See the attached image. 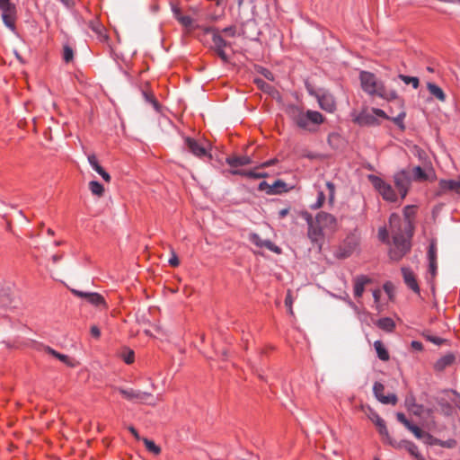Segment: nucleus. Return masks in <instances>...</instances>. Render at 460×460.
<instances>
[{
    "instance_id": "obj_14",
    "label": "nucleus",
    "mask_w": 460,
    "mask_h": 460,
    "mask_svg": "<svg viewBox=\"0 0 460 460\" xmlns=\"http://www.w3.org/2000/svg\"><path fill=\"white\" fill-rule=\"evenodd\" d=\"M354 122H356L359 126H370L376 125L377 123V119L374 116L372 111H368L365 110L355 117Z\"/></svg>"
},
{
    "instance_id": "obj_64",
    "label": "nucleus",
    "mask_w": 460,
    "mask_h": 460,
    "mask_svg": "<svg viewBox=\"0 0 460 460\" xmlns=\"http://www.w3.org/2000/svg\"><path fill=\"white\" fill-rule=\"evenodd\" d=\"M411 347L417 350H421L422 349V344L420 342V341H413L411 342Z\"/></svg>"
},
{
    "instance_id": "obj_39",
    "label": "nucleus",
    "mask_w": 460,
    "mask_h": 460,
    "mask_svg": "<svg viewBox=\"0 0 460 460\" xmlns=\"http://www.w3.org/2000/svg\"><path fill=\"white\" fill-rule=\"evenodd\" d=\"M73 57H74L73 49L70 47H68V46H65L64 47V51H63V58H64V60L66 63H68V62H70L73 59Z\"/></svg>"
},
{
    "instance_id": "obj_10",
    "label": "nucleus",
    "mask_w": 460,
    "mask_h": 460,
    "mask_svg": "<svg viewBox=\"0 0 460 460\" xmlns=\"http://www.w3.org/2000/svg\"><path fill=\"white\" fill-rule=\"evenodd\" d=\"M72 293L78 297L85 298L90 304L100 309L107 308V304L104 300V297L98 293H86L76 289H72Z\"/></svg>"
},
{
    "instance_id": "obj_50",
    "label": "nucleus",
    "mask_w": 460,
    "mask_h": 460,
    "mask_svg": "<svg viewBox=\"0 0 460 460\" xmlns=\"http://www.w3.org/2000/svg\"><path fill=\"white\" fill-rule=\"evenodd\" d=\"M325 196L323 191H319L317 202L312 206L313 208H319L323 205Z\"/></svg>"
},
{
    "instance_id": "obj_21",
    "label": "nucleus",
    "mask_w": 460,
    "mask_h": 460,
    "mask_svg": "<svg viewBox=\"0 0 460 460\" xmlns=\"http://www.w3.org/2000/svg\"><path fill=\"white\" fill-rule=\"evenodd\" d=\"M44 350H45V352L50 354L54 358L59 359L61 362H63L66 366H70V367L74 366V364L72 363V361H71V359L69 358L68 356H66L65 354H61V353L56 351L55 349H53L52 348H50L49 346L45 347Z\"/></svg>"
},
{
    "instance_id": "obj_53",
    "label": "nucleus",
    "mask_w": 460,
    "mask_h": 460,
    "mask_svg": "<svg viewBox=\"0 0 460 460\" xmlns=\"http://www.w3.org/2000/svg\"><path fill=\"white\" fill-rule=\"evenodd\" d=\"M144 96L146 100L149 102H151L155 108H157L158 103L155 98V96L151 93H144Z\"/></svg>"
},
{
    "instance_id": "obj_24",
    "label": "nucleus",
    "mask_w": 460,
    "mask_h": 460,
    "mask_svg": "<svg viewBox=\"0 0 460 460\" xmlns=\"http://www.w3.org/2000/svg\"><path fill=\"white\" fill-rule=\"evenodd\" d=\"M376 325L385 332H392L395 326L394 322L388 317L379 319Z\"/></svg>"
},
{
    "instance_id": "obj_5",
    "label": "nucleus",
    "mask_w": 460,
    "mask_h": 460,
    "mask_svg": "<svg viewBox=\"0 0 460 460\" xmlns=\"http://www.w3.org/2000/svg\"><path fill=\"white\" fill-rule=\"evenodd\" d=\"M205 33L211 35L212 46L211 49L217 54V56L224 61H228V56L225 51V48L230 47L231 43L226 40L218 29L209 27L205 29Z\"/></svg>"
},
{
    "instance_id": "obj_43",
    "label": "nucleus",
    "mask_w": 460,
    "mask_h": 460,
    "mask_svg": "<svg viewBox=\"0 0 460 460\" xmlns=\"http://www.w3.org/2000/svg\"><path fill=\"white\" fill-rule=\"evenodd\" d=\"M249 240L259 247H262V243L264 241L259 236V234L255 233H252L249 235Z\"/></svg>"
},
{
    "instance_id": "obj_9",
    "label": "nucleus",
    "mask_w": 460,
    "mask_h": 460,
    "mask_svg": "<svg viewBox=\"0 0 460 460\" xmlns=\"http://www.w3.org/2000/svg\"><path fill=\"white\" fill-rule=\"evenodd\" d=\"M394 182L399 194L401 195V198L404 199L411 183L410 169H403L397 172L394 175Z\"/></svg>"
},
{
    "instance_id": "obj_12",
    "label": "nucleus",
    "mask_w": 460,
    "mask_h": 460,
    "mask_svg": "<svg viewBox=\"0 0 460 460\" xmlns=\"http://www.w3.org/2000/svg\"><path fill=\"white\" fill-rule=\"evenodd\" d=\"M385 390V386L379 383L376 382L373 386V392L376 398L384 404H392L395 405L397 403V397L394 394H391L388 395H384L383 392Z\"/></svg>"
},
{
    "instance_id": "obj_19",
    "label": "nucleus",
    "mask_w": 460,
    "mask_h": 460,
    "mask_svg": "<svg viewBox=\"0 0 460 460\" xmlns=\"http://www.w3.org/2000/svg\"><path fill=\"white\" fill-rule=\"evenodd\" d=\"M226 163L232 167H238L246 165L252 163V160L249 156H233L226 158Z\"/></svg>"
},
{
    "instance_id": "obj_40",
    "label": "nucleus",
    "mask_w": 460,
    "mask_h": 460,
    "mask_svg": "<svg viewBox=\"0 0 460 460\" xmlns=\"http://www.w3.org/2000/svg\"><path fill=\"white\" fill-rule=\"evenodd\" d=\"M406 114L404 111H401L396 117L393 118L392 120L399 126L402 129L404 128L403 125V119L405 118Z\"/></svg>"
},
{
    "instance_id": "obj_29",
    "label": "nucleus",
    "mask_w": 460,
    "mask_h": 460,
    "mask_svg": "<svg viewBox=\"0 0 460 460\" xmlns=\"http://www.w3.org/2000/svg\"><path fill=\"white\" fill-rule=\"evenodd\" d=\"M398 77L406 84H411L414 89H417L420 85L418 77L408 76L404 75H399Z\"/></svg>"
},
{
    "instance_id": "obj_48",
    "label": "nucleus",
    "mask_w": 460,
    "mask_h": 460,
    "mask_svg": "<svg viewBox=\"0 0 460 460\" xmlns=\"http://www.w3.org/2000/svg\"><path fill=\"white\" fill-rule=\"evenodd\" d=\"M428 256L429 261L437 260V247L434 243L429 245Z\"/></svg>"
},
{
    "instance_id": "obj_37",
    "label": "nucleus",
    "mask_w": 460,
    "mask_h": 460,
    "mask_svg": "<svg viewBox=\"0 0 460 460\" xmlns=\"http://www.w3.org/2000/svg\"><path fill=\"white\" fill-rule=\"evenodd\" d=\"M285 305L288 308V314L290 315H293L294 314L293 307H292V305H293V297L291 296V291L290 290L288 291V294H287V296H286V299H285Z\"/></svg>"
},
{
    "instance_id": "obj_33",
    "label": "nucleus",
    "mask_w": 460,
    "mask_h": 460,
    "mask_svg": "<svg viewBox=\"0 0 460 460\" xmlns=\"http://www.w3.org/2000/svg\"><path fill=\"white\" fill-rule=\"evenodd\" d=\"M407 429L414 434L418 439L423 440L427 432L421 430L419 427L411 424Z\"/></svg>"
},
{
    "instance_id": "obj_55",
    "label": "nucleus",
    "mask_w": 460,
    "mask_h": 460,
    "mask_svg": "<svg viewBox=\"0 0 460 460\" xmlns=\"http://www.w3.org/2000/svg\"><path fill=\"white\" fill-rule=\"evenodd\" d=\"M286 186V183L281 181H276L275 183L273 184L272 188V193H277V192H279V188L280 187H285Z\"/></svg>"
},
{
    "instance_id": "obj_54",
    "label": "nucleus",
    "mask_w": 460,
    "mask_h": 460,
    "mask_svg": "<svg viewBox=\"0 0 460 460\" xmlns=\"http://www.w3.org/2000/svg\"><path fill=\"white\" fill-rule=\"evenodd\" d=\"M371 111H372V112H373L375 117L378 116V117H381V118L389 119L387 117V115L385 114V112L383 110H381V109L373 108Z\"/></svg>"
},
{
    "instance_id": "obj_11",
    "label": "nucleus",
    "mask_w": 460,
    "mask_h": 460,
    "mask_svg": "<svg viewBox=\"0 0 460 460\" xmlns=\"http://www.w3.org/2000/svg\"><path fill=\"white\" fill-rule=\"evenodd\" d=\"M184 143L188 150L195 156L199 158H203L205 156L211 158V155L208 154L207 148L194 138L189 137H185Z\"/></svg>"
},
{
    "instance_id": "obj_27",
    "label": "nucleus",
    "mask_w": 460,
    "mask_h": 460,
    "mask_svg": "<svg viewBox=\"0 0 460 460\" xmlns=\"http://www.w3.org/2000/svg\"><path fill=\"white\" fill-rule=\"evenodd\" d=\"M405 450H407L416 460H425V458L419 453L417 446L411 441L406 444Z\"/></svg>"
},
{
    "instance_id": "obj_26",
    "label": "nucleus",
    "mask_w": 460,
    "mask_h": 460,
    "mask_svg": "<svg viewBox=\"0 0 460 460\" xmlns=\"http://www.w3.org/2000/svg\"><path fill=\"white\" fill-rule=\"evenodd\" d=\"M89 189L93 195L98 197H102L103 195L104 188L100 182L96 181H92L89 182Z\"/></svg>"
},
{
    "instance_id": "obj_44",
    "label": "nucleus",
    "mask_w": 460,
    "mask_h": 460,
    "mask_svg": "<svg viewBox=\"0 0 460 460\" xmlns=\"http://www.w3.org/2000/svg\"><path fill=\"white\" fill-rule=\"evenodd\" d=\"M439 440L440 439L436 438L435 437H433L429 433H426L425 438H424V439L422 441L424 443L428 444V445H438Z\"/></svg>"
},
{
    "instance_id": "obj_28",
    "label": "nucleus",
    "mask_w": 460,
    "mask_h": 460,
    "mask_svg": "<svg viewBox=\"0 0 460 460\" xmlns=\"http://www.w3.org/2000/svg\"><path fill=\"white\" fill-rule=\"evenodd\" d=\"M11 303L12 299L8 290L4 288L0 289V307L8 306L11 305Z\"/></svg>"
},
{
    "instance_id": "obj_57",
    "label": "nucleus",
    "mask_w": 460,
    "mask_h": 460,
    "mask_svg": "<svg viewBox=\"0 0 460 460\" xmlns=\"http://www.w3.org/2000/svg\"><path fill=\"white\" fill-rule=\"evenodd\" d=\"M88 162L91 164V166L93 167V169H94L95 166L99 164L95 155H88Z\"/></svg>"
},
{
    "instance_id": "obj_38",
    "label": "nucleus",
    "mask_w": 460,
    "mask_h": 460,
    "mask_svg": "<svg viewBox=\"0 0 460 460\" xmlns=\"http://www.w3.org/2000/svg\"><path fill=\"white\" fill-rule=\"evenodd\" d=\"M411 441L409 440H401V441H396L394 439H391V441L388 443L390 446H392L393 447L396 448V449H402V448H406V444L407 443H410Z\"/></svg>"
},
{
    "instance_id": "obj_60",
    "label": "nucleus",
    "mask_w": 460,
    "mask_h": 460,
    "mask_svg": "<svg viewBox=\"0 0 460 460\" xmlns=\"http://www.w3.org/2000/svg\"><path fill=\"white\" fill-rule=\"evenodd\" d=\"M387 236H388V233H387L385 228H383V229L379 230V238H380V240L385 242V241H386Z\"/></svg>"
},
{
    "instance_id": "obj_35",
    "label": "nucleus",
    "mask_w": 460,
    "mask_h": 460,
    "mask_svg": "<svg viewBox=\"0 0 460 460\" xmlns=\"http://www.w3.org/2000/svg\"><path fill=\"white\" fill-rule=\"evenodd\" d=\"M326 187L328 189V199H329V203L331 205L333 204L334 202V197H335V186L333 183L330 182V181H327L326 182Z\"/></svg>"
},
{
    "instance_id": "obj_62",
    "label": "nucleus",
    "mask_w": 460,
    "mask_h": 460,
    "mask_svg": "<svg viewBox=\"0 0 460 460\" xmlns=\"http://www.w3.org/2000/svg\"><path fill=\"white\" fill-rule=\"evenodd\" d=\"M262 74H263V75H264L267 79H269V80H270V81H273V80H274V78H273V75H272V73H271L270 71H269V70H267V69H263Z\"/></svg>"
},
{
    "instance_id": "obj_51",
    "label": "nucleus",
    "mask_w": 460,
    "mask_h": 460,
    "mask_svg": "<svg viewBox=\"0 0 460 460\" xmlns=\"http://www.w3.org/2000/svg\"><path fill=\"white\" fill-rule=\"evenodd\" d=\"M169 264L172 267H177L180 264V261L176 255V253L172 250V257L169 260Z\"/></svg>"
},
{
    "instance_id": "obj_42",
    "label": "nucleus",
    "mask_w": 460,
    "mask_h": 460,
    "mask_svg": "<svg viewBox=\"0 0 460 460\" xmlns=\"http://www.w3.org/2000/svg\"><path fill=\"white\" fill-rule=\"evenodd\" d=\"M134 351L128 349L122 353V358L127 364H131L134 361Z\"/></svg>"
},
{
    "instance_id": "obj_1",
    "label": "nucleus",
    "mask_w": 460,
    "mask_h": 460,
    "mask_svg": "<svg viewBox=\"0 0 460 460\" xmlns=\"http://www.w3.org/2000/svg\"><path fill=\"white\" fill-rule=\"evenodd\" d=\"M389 225L393 235V246L389 250V256L393 261H399L410 251L411 223L410 220H402L398 215L393 214L389 218Z\"/></svg>"
},
{
    "instance_id": "obj_61",
    "label": "nucleus",
    "mask_w": 460,
    "mask_h": 460,
    "mask_svg": "<svg viewBox=\"0 0 460 460\" xmlns=\"http://www.w3.org/2000/svg\"><path fill=\"white\" fill-rule=\"evenodd\" d=\"M128 430L129 432L137 439V440H140L142 439L138 434V432L137 431V429L133 427V426H129L128 428Z\"/></svg>"
},
{
    "instance_id": "obj_23",
    "label": "nucleus",
    "mask_w": 460,
    "mask_h": 460,
    "mask_svg": "<svg viewBox=\"0 0 460 460\" xmlns=\"http://www.w3.org/2000/svg\"><path fill=\"white\" fill-rule=\"evenodd\" d=\"M411 178L413 177L415 181H426L429 179L428 174L420 166H414L412 169H410Z\"/></svg>"
},
{
    "instance_id": "obj_25",
    "label": "nucleus",
    "mask_w": 460,
    "mask_h": 460,
    "mask_svg": "<svg viewBox=\"0 0 460 460\" xmlns=\"http://www.w3.org/2000/svg\"><path fill=\"white\" fill-rule=\"evenodd\" d=\"M175 18L186 28H191L193 25V20L187 15H182L179 10H175L174 12Z\"/></svg>"
},
{
    "instance_id": "obj_4",
    "label": "nucleus",
    "mask_w": 460,
    "mask_h": 460,
    "mask_svg": "<svg viewBox=\"0 0 460 460\" xmlns=\"http://www.w3.org/2000/svg\"><path fill=\"white\" fill-rule=\"evenodd\" d=\"M289 113L296 125L303 129L311 130L310 123L319 125L323 122V115L315 111L304 112L297 107H291Z\"/></svg>"
},
{
    "instance_id": "obj_31",
    "label": "nucleus",
    "mask_w": 460,
    "mask_h": 460,
    "mask_svg": "<svg viewBox=\"0 0 460 460\" xmlns=\"http://www.w3.org/2000/svg\"><path fill=\"white\" fill-rule=\"evenodd\" d=\"M376 428H377L378 432L381 435L384 442L389 443L391 441L392 438L389 435V432H388V429L386 428L385 422H384L380 426H377Z\"/></svg>"
},
{
    "instance_id": "obj_20",
    "label": "nucleus",
    "mask_w": 460,
    "mask_h": 460,
    "mask_svg": "<svg viewBox=\"0 0 460 460\" xmlns=\"http://www.w3.org/2000/svg\"><path fill=\"white\" fill-rule=\"evenodd\" d=\"M427 88H428L429 92L430 93V94L432 96H434L435 98H437L438 101H440L442 102H444L446 101V94H445L444 91L439 86H438L437 84H435L433 83H428Z\"/></svg>"
},
{
    "instance_id": "obj_7",
    "label": "nucleus",
    "mask_w": 460,
    "mask_h": 460,
    "mask_svg": "<svg viewBox=\"0 0 460 460\" xmlns=\"http://www.w3.org/2000/svg\"><path fill=\"white\" fill-rule=\"evenodd\" d=\"M369 180L384 199L390 202H394L397 199V194L390 184L374 175L369 176Z\"/></svg>"
},
{
    "instance_id": "obj_59",
    "label": "nucleus",
    "mask_w": 460,
    "mask_h": 460,
    "mask_svg": "<svg viewBox=\"0 0 460 460\" xmlns=\"http://www.w3.org/2000/svg\"><path fill=\"white\" fill-rule=\"evenodd\" d=\"M412 209H413V207H410V206H407L405 208H404V216L406 217L405 220H410V217H411L412 215Z\"/></svg>"
},
{
    "instance_id": "obj_46",
    "label": "nucleus",
    "mask_w": 460,
    "mask_h": 460,
    "mask_svg": "<svg viewBox=\"0 0 460 460\" xmlns=\"http://www.w3.org/2000/svg\"><path fill=\"white\" fill-rule=\"evenodd\" d=\"M369 419L376 427L385 422V420L375 411L371 412Z\"/></svg>"
},
{
    "instance_id": "obj_2",
    "label": "nucleus",
    "mask_w": 460,
    "mask_h": 460,
    "mask_svg": "<svg viewBox=\"0 0 460 460\" xmlns=\"http://www.w3.org/2000/svg\"><path fill=\"white\" fill-rule=\"evenodd\" d=\"M304 217L308 224L307 235L312 243L321 248L325 236L337 229V219L334 216L319 212L314 219L309 213H305Z\"/></svg>"
},
{
    "instance_id": "obj_34",
    "label": "nucleus",
    "mask_w": 460,
    "mask_h": 460,
    "mask_svg": "<svg viewBox=\"0 0 460 460\" xmlns=\"http://www.w3.org/2000/svg\"><path fill=\"white\" fill-rule=\"evenodd\" d=\"M223 37L233 38L236 34V28L234 26L226 27L223 30H219Z\"/></svg>"
},
{
    "instance_id": "obj_41",
    "label": "nucleus",
    "mask_w": 460,
    "mask_h": 460,
    "mask_svg": "<svg viewBox=\"0 0 460 460\" xmlns=\"http://www.w3.org/2000/svg\"><path fill=\"white\" fill-rule=\"evenodd\" d=\"M93 170H94L96 172H98V173L102 177V179H103L105 181L110 182V181H111V176H110V174H109L107 172H105V171L103 170V168H102L100 164L96 165V166H95V168H94Z\"/></svg>"
},
{
    "instance_id": "obj_32",
    "label": "nucleus",
    "mask_w": 460,
    "mask_h": 460,
    "mask_svg": "<svg viewBox=\"0 0 460 460\" xmlns=\"http://www.w3.org/2000/svg\"><path fill=\"white\" fill-rule=\"evenodd\" d=\"M90 27L100 38H107L104 34V28L98 22H91Z\"/></svg>"
},
{
    "instance_id": "obj_17",
    "label": "nucleus",
    "mask_w": 460,
    "mask_h": 460,
    "mask_svg": "<svg viewBox=\"0 0 460 460\" xmlns=\"http://www.w3.org/2000/svg\"><path fill=\"white\" fill-rule=\"evenodd\" d=\"M456 357L452 353H448L438 358L434 364V368L437 371H443L447 367L452 366L455 362Z\"/></svg>"
},
{
    "instance_id": "obj_56",
    "label": "nucleus",
    "mask_w": 460,
    "mask_h": 460,
    "mask_svg": "<svg viewBox=\"0 0 460 460\" xmlns=\"http://www.w3.org/2000/svg\"><path fill=\"white\" fill-rule=\"evenodd\" d=\"M429 271L431 275L435 277L437 271V260L429 261Z\"/></svg>"
},
{
    "instance_id": "obj_15",
    "label": "nucleus",
    "mask_w": 460,
    "mask_h": 460,
    "mask_svg": "<svg viewBox=\"0 0 460 460\" xmlns=\"http://www.w3.org/2000/svg\"><path fill=\"white\" fill-rule=\"evenodd\" d=\"M316 97L321 109L328 112H332L335 110L336 104L332 95L330 93H323L316 95Z\"/></svg>"
},
{
    "instance_id": "obj_3",
    "label": "nucleus",
    "mask_w": 460,
    "mask_h": 460,
    "mask_svg": "<svg viewBox=\"0 0 460 460\" xmlns=\"http://www.w3.org/2000/svg\"><path fill=\"white\" fill-rule=\"evenodd\" d=\"M360 82L363 90L370 95H378L385 99L397 98L396 92L387 91L384 84L376 78L374 74L370 72H361Z\"/></svg>"
},
{
    "instance_id": "obj_8",
    "label": "nucleus",
    "mask_w": 460,
    "mask_h": 460,
    "mask_svg": "<svg viewBox=\"0 0 460 460\" xmlns=\"http://www.w3.org/2000/svg\"><path fill=\"white\" fill-rule=\"evenodd\" d=\"M126 400L133 402H146L154 399V395L148 392H143L133 388L116 387L115 388Z\"/></svg>"
},
{
    "instance_id": "obj_16",
    "label": "nucleus",
    "mask_w": 460,
    "mask_h": 460,
    "mask_svg": "<svg viewBox=\"0 0 460 460\" xmlns=\"http://www.w3.org/2000/svg\"><path fill=\"white\" fill-rule=\"evenodd\" d=\"M402 273L405 284L415 293H420V288L414 273L408 268H402Z\"/></svg>"
},
{
    "instance_id": "obj_52",
    "label": "nucleus",
    "mask_w": 460,
    "mask_h": 460,
    "mask_svg": "<svg viewBox=\"0 0 460 460\" xmlns=\"http://www.w3.org/2000/svg\"><path fill=\"white\" fill-rule=\"evenodd\" d=\"M438 446H440L442 447L452 448L456 446V441L453 439H449L447 441L439 440Z\"/></svg>"
},
{
    "instance_id": "obj_47",
    "label": "nucleus",
    "mask_w": 460,
    "mask_h": 460,
    "mask_svg": "<svg viewBox=\"0 0 460 460\" xmlns=\"http://www.w3.org/2000/svg\"><path fill=\"white\" fill-rule=\"evenodd\" d=\"M254 83L259 88H261L264 92H269L271 89V86L266 82H264L262 79H255Z\"/></svg>"
},
{
    "instance_id": "obj_13",
    "label": "nucleus",
    "mask_w": 460,
    "mask_h": 460,
    "mask_svg": "<svg viewBox=\"0 0 460 460\" xmlns=\"http://www.w3.org/2000/svg\"><path fill=\"white\" fill-rule=\"evenodd\" d=\"M449 190L455 191L460 195V178L457 180H440L436 195L441 196Z\"/></svg>"
},
{
    "instance_id": "obj_63",
    "label": "nucleus",
    "mask_w": 460,
    "mask_h": 460,
    "mask_svg": "<svg viewBox=\"0 0 460 460\" xmlns=\"http://www.w3.org/2000/svg\"><path fill=\"white\" fill-rule=\"evenodd\" d=\"M277 162H278V160H277V159H271V160H269V161H267V162H265V163L261 164L260 165V167H268V166H270V165L275 164Z\"/></svg>"
},
{
    "instance_id": "obj_6",
    "label": "nucleus",
    "mask_w": 460,
    "mask_h": 460,
    "mask_svg": "<svg viewBox=\"0 0 460 460\" xmlns=\"http://www.w3.org/2000/svg\"><path fill=\"white\" fill-rule=\"evenodd\" d=\"M1 17L4 24L12 31H15L17 9L11 0H0Z\"/></svg>"
},
{
    "instance_id": "obj_36",
    "label": "nucleus",
    "mask_w": 460,
    "mask_h": 460,
    "mask_svg": "<svg viewBox=\"0 0 460 460\" xmlns=\"http://www.w3.org/2000/svg\"><path fill=\"white\" fill-rule=\"evenodd\" d=\"M262 247L267 248L268 250L279 254L281 252V250L279 247L275 245L270 240H264L262 243Z\"/></svg>"
},
{
    "instance_id": "obj_30",
    "label": "nucleus",
    "mask_w": 460,
    "mask_h": 460,
    "mask_svg": "<svg viewBox=\"0 0 460 460\" xmlns=\"http://www.w3.org/2000/svg\"><path fill=\"white\" fill-rule=\"evenodd\" d=\"M142 440L149 452L155 455H159L161 453V448L158 446H156L154 441L149 440L148 438H142Z\"/></svg>"
},
{
    "instance_id": "obj_45",
    "label": "nucleus",
    "mask_w": 460,
    "mask_h": 460,
    "mask_svg": "<svg viewBox=\"0 0 460 460\" xmlns=\"http://www.w3.org/2000/svg\"><path fill=\"white\" fill-rule=\"evenodd\" d=\"M245 176L248 178L260 179V178L266 177L267 174L264 172H256L253 170H250V171H247V172H245Z\"/></svg>"
},
{
    "instance_id": "obj_18",
    "label": "nucleus",
    "mask_w": 460,
    "mask_h": 460,
    "mask_svg": "<svg viewBox=\"0 0 460 460\" xmlns=\"http://www.w3.org/2000/svg\"><path fill=\"white\" fill-rule=\"evenodd\" d=\"M370 282V279L366 276H358L354 279V296L361 297L364 293L365 286Z\"/></svg>"
},
{
    "instance_id": "obj_22",
    "label": "nucleus",
    "mask_w": 460,
    "mask_h": 460,
    "mask_svg": "<svg viewBox=\"0 0 460 460\" xmlns=\"http://www.w3.org/2000/svg\"><path fill=\"white\" fill-rule=\"evenodd\" d=\"M374 347L376 351L377 357L383 361H388L390 358L389 353L381 341H376Z\"/></svg>"
},
{
    "instance_id": "obj_49",
    "label": "nucleus",
    "mask_w": 460,
    "mask_h": 460,
    "mask_svg": "<svg viewBox=\"0 0 460 460\" xmlns=\"http://www.w3.org/2000/svg\"><path fill=\"white\" fill-rule=\"evenodd\" d=\"M397 420L401 422L402 425L405 426L406 429H408L411 423L406 419L405 415L402 412H398L396 414Z\"/></svg>"
},
{
    "instance_id": "obj_58",
    "label": "nucleus",
    "mask_w": 460,
    "mask_h": 460,
    "mask_svg": "<svg viewBox=\"0 0 460 460\" xmlns=\"http://www.w3.org/2000/svg\"><path fill=\"white\" fill-rule=\"evenodd\" d=\"M91 334L94 338L98 339L100 337V335H101V331H100V329L97 326L93 325V326L91 327Z\"/></svg>"
}]
</instances>
